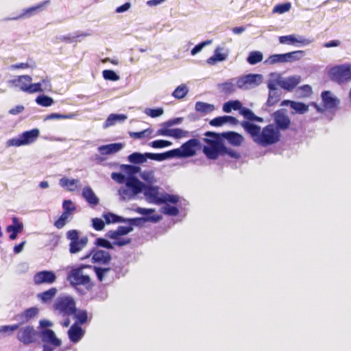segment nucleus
Returning a JSON list of instances; mask_svg holds the SVG:
<instances>
[{
	"label": "nucleus",
	"instance_id": "26",
	"mask_svg": "<svg viewBox=\"0 0 351 351\" xmlns=\"http://www.w3.org/2000/svg\"><path fill=\"white\" fill-rule=\"evenodd\" d=\"M123 147L121 143H114L101 145L98 147L99 152L102 155H110L119 152Z\"/></svg>",
	"mask_w": 351,
	"mask_h": 351
},
{
	"label": "nucleus",
	"instance_id": "3",
	"mask_svg": "<svg viewBox=\"0 0 351 351\" xmlns=\"http://www.w3.org/2000/svg\"><path fill=\"white\" fill-rule=\"evenodd\" d=\"M204 136L206 137L202 138V141L205 143L202 148L203 153L210 160L217 159L221 156L222 151L226 150L225 145L219 133L206 132Z\"/></svg>",
	"mask_w": 351,
	"mask_h": 351
},
{
	"label": "nucleus",
	"instance_id": "39",
	"mask_svg": "<svg viewBox=\"0 0 351 351\" xmlns=\"http://www.w3.org/2000/svg\"><path fill=\"white\" fill-rule=\"evenodd\" d=\"M289 106L295 110L296 113L303 114L308 110V106L298 101H289Z\"/></svg>",
	"mask_w": 351,
	"mask_h": 351
},
{
	"label": "nucleus",
	"instance_id": "34",
	"mask_svg": "<svg viewBox=\"0 0 351 351\" xmlns=\"http://www.w3.org/2000/svg\"><path fill=\"white\" fill-rule=\"evenodd\" d=\"M147 153L134 152L128 156V159L132 164H143L147 160Z\"/></svg>",
	"mask_w": 351,
	"mask_h": 351
},
{
	"label": "nucleus",
	"instance_id": "25",
	"mask_svg": "<svg viewBox=\"0 0 351 351\" xmlns=\"http://www.w3.org/2000/svg\"><path fill=\"white\" fill-rule=\"evenodd\" d=\"M69 339L73 343H77L84 335V331L77 324H73L68 330Z\"/></svg>",
	"mask_w": 351,
	"mask_h": 351
},
{
	"label": "nucleus",
	"instance_id": "2",
	"mask_svg": "<svg viewBox=\"0 0 351 351\" xmlns=\"http://www.w3.org/2000/svg\"><path fill=\"white\" fill-rule=\"evenodd\" d=\"M32 77L28 75L16 76L8 81L11 86L18 88L20 90L28 94L39 92L51 91L52 88L51 80L48 77L42 78L37 83H32Z\"/></svg>",
	"mask_w": 351,
	"mask_h": 351
},
{
	"label": "nucleus",
	"instance_id": "60",
	"mask_svg": "<svg viewBox=\"0 0 351 351\" xmlns=\"http://www.w3.org/2000/svg\"><path fill=\"white\" fill-rule=\"evenodd\" d=\"M211 43H212V40H205L204 42H202V43H199L198 45H195L192 49V50L191 51V55L192 56L196 55L197 53L200 52L204 47H206L207 45H209Z\"/></svg>",
	"mask_w": 351,
	"mask_h": 351
},
{
	"label": "nucleus",
	"instance_id": "30",
	"mask_svg": "<svg viewBox=\"0 0 351 351\" xmlns=\"http://www.w3.org/2000/svg\"><path fill=\"white\" fill-rule=\"evenodd\" d=\"M306 55L305 51L297 50L285 53V63L300 61Z\"/></svg>",
	"mask_w": 351,
	"mask_h": 351
},
{
	"label": "nucleus",
	"instance_id": "15",
	"mask_svg": "<svg viewBox=\"0 0 351 351\" xmlns=\"http://www.w3.org/2000/svg\"><path fill=\"white\" fill-rule=\"evenodd\" d=\"M57 276L52 271L43 270L36 273L33 277L34 283L36 285L42 284L51 285L56 282Z\"/></svg>",
	"mask_w": 351,
	"mask_h": 351
},
{
	"label": "nucleus",
	"instance_id": "61",
	"mask_svg": "<svg viewBox=\"0 0 351 351\" xmlns=\"http://www.w3.org/2000/svg\"><path fill=\"white\" fill-rule=\"evenodd\" d=\"M92 226L95 230L100 231L104 228L105 223L101 219L93 218L92 219Z\"/></svg>",
	"mask_w": 351,
	"mask_h": 351
},
{
	"label": "nucleus",
	"instance_id": "21",
	"mask_svg": "<svg viewBox=\"0 0 351 351\" xmlns=\"http://www.w3.org/2000/svg\"><path fill=\"white\" fill-rule=\"evenodd\" d=\"M220 137L225 138L232 146L239 147L244 141L243 136L235 132H226L220 133Z\"/></svg>",
	"mask_w": 351,
	"mask_h": 351
},
{
	"label": "nucleus",
	"instance_id": "32",
	"mask_svg": "<svg viewBox=\"0 0 351 351\" xmlns=\"http://www.w3.org/2000/svg\"><path fill=\"white\" fill-rule=\"evenodd\" d=\"M126 119H127V116L125 114H111L107 118V119L104 125V128H107L108 127L114 125L117 123L123 122Z\"/></svg>",
	"mask_w": 351,
	"mask_h": 351
},
{
	"label": "nucleus",
	"instance_id": "55",
	"mask_svg": "<svg viewBox=\"0 0 351 351\" xmlns=\"http://www.w3.org/2000/svg\"><path fill=\"white\" fill-rule=\"evenodd\" d=\"M93 269L98 280L100 282L104 280L105 275L110 271V268L109 267L103 268L99 267H93Z\"/></svg>",
	"mask_w": 351,
	"mask_h": 351
},
{
	"label": "nucleus",
	"instance_id": "13",
	"mask_svg": "<svg viewBox=\"0 0 351 351\" xmlns=\"http://www.w3.org/2000/svg\"><path fill=\"white\" fill-rule=\"evenodd\" d=\"M91 257L92 263L99 265H108L111 261V255L107 251L93 248L85 256L81 258L82 260Z\"/></svg>",
	"mask_w": 351,
	"mask_h": 351
},
{
	"label": "nucleus",
	"instance_id": "45",
	"mask_svg": "<svg viewBox=\"0 0 351 351\" xmlns=\"http://www.w3.org/2000/svg\"><path fill=\"white\" fill-rule=\"evenodd\" d=\"M280 91L278 89L269 90V97L267 104L269 106H271L276 104L280 97Z\"/></svg>",
	"mask_w": 351,
	"mask_h": 351
},
{
	"label": "nucleus",
	"instance_id": "22",
	"mask_svg": "<svg viewBox=\"0 0 351 351\" xmlns=\"http://www.w3.org/2000/svg\"><path fill=\"white\" fill-rule=\"evenodd\" d=\"M322 99L324 107L328 109L336 108L340 103V100L335 97L330 91L325 90L322 93Z\"/></svg>",
	"mask_w": 351,
	"mask_h": 351
},
{
	"label": "nucleus",
	"instance_id": "17",
	"mask_svg": "<svg viewBox=\"0 0 351 351\" xmlns=\"http://www.w3.org/2000/svg\"><path fill=\"white\" fill-rule=\"evenodd\" d=\"M279 42L280 44L283 45H295L296 44H300L302 46H306L311 44L312 41L302 36L291 34L280 36Z\"/></svg>",
	"mask_w": 351,
	"mask_h": 351
},
{
	"label": "nucleus",
	"instance_id": "19",
	"mask_svg": "<svg viewBox=\"0 0 351 351\" xmlns=\"http://www.w3.org/2000/svg\"><path fill=\"white\" fill-rule=\"evenodd\" d=\"M301 82V77L298 75L283 77L280 75V86L287 91H291Z\"/></svg>",
	"mask_w": 351,
	"mask_h": 351
},
{
	"label": "nucleus",
	"instance_id": "54",
	"mask_svg": "<svg viewBox=\"0 0 351 351\" xmlns=\"http://www.w3.org/2000/svg\"><path fill=\"white\" fill-rule=\"evenodd\" d=\"M70 215H71L63 212L58 219L55 221L54 226L58 229L62 228L67 223L68 218Z\"/></svg>",
	"mask_w": 351,
	"mask_h": 351
},
{
	"label": "nucleus",
	"instance_id": "49",
	"mask_svg": "<svg viewBox=\"0 0 351 351\" xmlns=\"http://www.w3.org/2000/svg\"><path fill=\"white\" fill-rule=\"evenodd\" d=\"M149 146H151L153 148L155 149H159V148H164L167 147H169L172 145V143L171 141H167V140H156L152 142H151L149 144Z\"/></svg>",
	"mask_w": 351,
	"mask_h": 351
},
{
	"label": "nucleus",
	"instance_id": "52",
	"mask_svg": "<svg viewBox=\"0 0 351 351\" xmlns=\"http://www.w3.org/2000/svg\"><path fill=\"white\" fill-rule=\"evenodd\" d=\"M161 211L163 214L169 216H176L179 213V210L177 207L165 205L161 208Z\"/></svg>",
	"mask_w": 351,
	"mask_h": 351
},
{
	"label": "nucleus",
	"instance_id": "10",
	"mask_svg": "<svg viewBox=\"0 0 351 351\" xmlns=\"http://www.w3.org/2000/svg\"><path fill=\"white\" fill-rule=\"evenodd\" d=\"M39 337L44 343L43 351H53L56 348L61 346V340L56 337L55 332L51 329H42L39 332Z\"/></svg>",
	"mask_w": 351,
	"mask_h": 351
},
{
	"label": "nucleus",
	"instance_id": "7",
	"mask_svg": "<svg viewBox=\"0 0 351 351\" xmlns=\"http://www.w3.org/2000/svg\"><path fill=\"white\" fill-rule=\"evenodd\" d=\"M328 75L332 81L339 84L351 81V64H343L332 67Z\"/></svg>",
	"mask_w": 351,
	"mask_h": 351
},
{
	"label": "nucleus",
	"instance_id": "18",
	"mask_svg": "<svg viewBox=\"0 0 351 351\" xmlns=\"http://www.w3.org/2000/svg\"><path fill=\"white\" fill-rule=\"evenodd\" d=\"M230 53L228 49L218 46L214 51L213 56L207 59L206 62L210 65H215L217 62L226 60Z\"/></svg>",
	"mask_w": 351,
	"mask_h": 351
},
{
	"label": "nucleus",
	"instance_id": "6",
	"mask_svg": "<svg viewBox=\"0 0 351 351\" xmlns=\"http://www.w3.org/2000/svg\"><path fill=\"white\" fill-rule=\"evenodd\" d=\"M53 307L56 313L62 317H69L76 312L75 302L71 296L58 298Z\"/></svg>",
	"mask_w": 351,
	"mask_h": 351
},
{
	"label": "nucleus",
	"instance_id": "12",
	"mask_svg": "<svg viewBox=\"0 0 351 351\" xmlns=\"http://www.w3.org/2000/svg\"><path fill=\"white\" fill-rule=\"evenodd\" d=\"M90 267L89 265H81L79 267L73 268L67 276V280L72 285H86L90 282V278L84 275L82 270Z\"/></svg>",
	"mask_w": 351,
	"mask_h": 351
},
{
	"label": "nucleus",
	"instance_id": "42",
	"mask_svg": "<svg viewBox=\"0 0 351 351\" xmlns=\"http://www.w3.org/2000/svg\"><path fill=\"white\" fill-rule=\"evenodd\" d=\"M103 217L105 219L106 223L108 224L111 223H125V218L112 213H104L103 215Z\"/></svg>",
	"mask_w": 351,
	"mask_h": 351
},
{
	"label": "nucleus",
	"instance_id": "48",
	"mask_svg": "<svg viewBox=\"0 0 351 351\" xmlns=\"http://www.w3.org/2000/svg\"><path fill=\"white\" fill-rule=\"evenodd\" d=\"M122 170L128 174V176H134L141 171V167L135 165H123L121 166Z\"/></svg>",
	"mask_w": 351,
	"mask_h": 351
},
{
	"label": "nucleus",
	"instance_id": "47",
	"mask_svg": "<svg viewBox=\"0 0 351 351\" xmlns=\"http://www.w3.org/2000/svg\"><path fill=\"white\" fill-rule=\"evenodd\" d=\"M152 130L150 128H147L141 132H129V135L131 138L135 139H141L145 137L150 136L152 134Z\"/></svg>",
	"mask_w": 351,
	"mask_h": 351
},
{
	"label": "nucleus",
	"instance_id": "29",
	"mask_svg": "<svg viewBox=\"0 0 351 351\" xmlns=\"http://www.w3.org/2000/svg\"><path fill=\"white\" fill-rule=\"evenodd\" d=\"M82 197L90 205H97L99 203V199L90 186H85L82 189Z\"/></svg>",
	"mask_w": 351,
	"mask_h": 351
},
{
	"label": "nucleus",
	"instance_id": "20",
	"mask_svg": "<svg viewBox=\"0 0 351 351\" xmlns=\"http://www.w3.org/2000/svg\"><path fill=\"white\" fill-rule=\"evenodd\" d=\"M273 118L278 130H287L291 123L290 119L289 117L281 110L276 111L273 114Z\"/></svg>",
	"mask_w": 351,
	"mask_h": 351
},
{
	"label": "nucleus",
	"instance_id": "28",
	"mask_svg": "<svg viewBox=\"0 0 351 351\" xmlns=\"http://www.w3.org/2000/svg\"><path fill=\"white\" fill-rule=\"evenodd\" d=\"M237 77L232 78L227 82L219 85L221 92L226 95H231L236 92L238 88L236 84Z\"/></svg>",
	"mask_w": 351,
	"mask_h": 351
},
{
	"label": "nucleus",
	"instance_id": "53",
	"mask_svg": "<svg viewBox=\"0 0 351 351\" xmlns=\"http://www.w3.org/2000/svg\"><path fill=\"white\" fill-rule=\"evenodd\" d=\"M291 5L290 3L278 4L273 9L274 13L283 14L290 10Z\"/></svg>",
	"mask_w": 351,
	"mask_h": 351
},
{
	"label": "nucleus",
	"instance_id": "56",
	"mask_svg": "<svg viewBox=\"0 0 351 351\" xmlns=\"http://www.w3.org/2000/svg\"><path fill=\"white\" fill-rule=\"evenodd\" d=\"M103 77L106 80L117 81L119 80V76L112 70H104L102 72Z\"/></svg>",
	"mask_w": 351,
	"mask_h": 351
},
{
	"label": "nucleus",
	"instance_id": "46",
	"mask_svg": "<svg viewBox=\"0 0 351 351\" xmlns=\"http://www.w3.org/2000/svg\"><path fill=\"white\" fill-rule=\"evenodd\" d=\"M180 197L177 195L169 194L167 193H161L160 204L166 203L176 204L179 202Z\"/></svg>",
	"mask_w": 351,
	"mask_h": 351
},
{
	"label": "nucleus",
	"instance_id": "4",
	"mask_svg": "<svg viewBox=\"0 0 351 351\" xmlns=\"http://www.w3.org/2000/svg\"><path fill=\"white\" fill-rule=\"evenodd\" d=\"M145 187V184L136 176H127L125 183L118 190L119 199L124 202L136 199Z\"/></svg>",
	"mask_w": 351,
	"mask_h": 351
},
{
	"label": "nucleus",
	"instance_id": "35",
	"mask_svg": "<svg viewBox=\"0 0 351 351\" xmlns=\"http://www.w3.org/2000/svg\"><path fill=\"white\" fill-rule=\"evenodd\" d=\"M147 159H151L156 161H163L167 159L173 158L171 150L160 154L147 152Z\"/></svg>",
	"mask_w": 351,
	"mask_h": 351
},
{
	"label": "nucleus",
	"instance_id": "51",
	"mask_svg": "<svg viewBox=\"0 0 351 351\" xmlns=\"http://www.w3.org/2000/svg\"><path fill=\"white\" fill-rule=\"evenodd\" d=\"M95 245L97 247H104L106 249H113V243L110 242L108 240L104 238H97L95 241Z\"/></svg>",
	"mask_w": 351,
	"mask_h": 351
},
{
	"label": "nucleus",
	"instance_id": "62",
	"mask_svg": "<svg viewBox=\"0 0 351 351\" xmlns=\"http://www.w3.org/2000/svg\"><path fill=\"white\" fill-rule=\"evenodd\" d=\"M111 178L119 184H125L127 180V177L123 173L118 172L112 173Z\"/></svg>",
	"mask_w": 351,
	"mask_h": 351
},
{
	"label": "nucleus",
	"instance_id": "50",
	"mask_svg": "<svg viewBox=\"0 0 351 351\" xmlns=\"http://www.w3.org/2000/svg\"><path fill=\"white\" fill-rule=\"evenodd\" d=\"M141 178L149 184H152L156 182L154 178V171L152 170L144 171L140 174Z\"/></svg>",
	"mask_w": 351,
	"mask_h": 351
},
{
	"label": "nucleus",
	"instance_id": "33",
	"mask_svg": "<svg viewBox=\"0 0 351 351\" xmlns=\"http://www.w3.org/2000/svg\"><path fill=\"white\" fill-rule=\"evenodd\" d=\"M58 293V290L55 287L50 288L49 289L43 291L37 295V298L43 303H47L52 300Z\"/></svg>",
	"mask_w": 351,
	"mask_h": 351
},
{
	"label": "nucleus",
	"instance_id": "41",
	"mask_svg": "<svg viewBox=\"0 0 351 351\" xmlns=\"http://www.w3.org/2000/svg\"><path fill=\"white\" fill-rule=\"evenodd\" d=\"M263 59V54L259 51H253L249 53L247 61L250 64L254 65L261 62Z\"/></svg>",
	"mask_w": 351,
	"mask_h": 351
},
{
	"label": "nucleus",
	"instance_id": "16",
	"mask_svg": "<svg viewBox=\"0 0 351 351\" xmlns=\"http://www.w3.org/2000/svg\"><path fill=\"white\" fill-rule=\"evenodd\" d=\"M159 188L156 186H147L143 189V194L148 203L156 205L160 204L161 194L159 193Z\"/></svg>",
	"mask_w": 351,
	"mask_h": 351
},
{
	"label": "nucleus",
	"instance_id": "5",
	"mask_svg": "<svg viewBox=\"0 0 351 351\" xmlns=\"http://www.w3.org/2000/svg\"><path fill=\"white\" fill-rule=\"evenodd\" d=\"M223 111L226 113H230L232 110H239V114H241L247 121H255L256 122L263 123V118L256 116L252 110L245 107L242 106V104L239 100H230L223 105Z\"/></svg>",
	"mask_w": 351,
	"mask_h": 351
},
{
	"label": "nucleus",
	"instance_id": "58",
	"mask_svg": "<svg viewBox=\"0 0 351 351\" xmlns=\"http://www.w3.org/2000/svg\"><path fill=\"white\" fill-rule=\"evenodd\" d=\"M13 225L7 227L8 232H20L23 229V224L19 223L18 219L16 217L13 218Z\"/></svg>",
	"mask_w": 351,
	"mask_h": 351
},
{
	"label": "nucleus",
	"instance_id": "63",
	"mask_svg": "<svg viewBox=\"0 0 351 351\" xmlns=\"http://www.w3.org/2000/svg\"><path fill=\"white\" fill-rule=\"evenodd\" d=\"M62 207L64 213L71 215V212L75 210V206L73 204L71 200L66 199L63 202Z\"/></svg>",
	"mask_w": 351,
	"mask_h": 351
},
{
	"label": "nucleus",
	"instance_id": "64",
	"mask_svg": "<svg viewBox=\"0 0 351 351\" xmlns=\"http://www.w3.org/2000/svg\"><path fill=\"white\" fill-rule=\"evenodd\" d=\"M75 317L77 319V322L80 324H84L87 321V313L86 311H79L77 313H75Z\"/></svg>",
	"mask_w": 351,
	"mask_h": 351
},
{
	"label": "nucleus",
	"instance_id": "24",
	"mask_svg": "<svg viewBox=\"0 0 351 351\" xmlns=\"http://www.w3.org/2000/svg\"><path fill=\"white\" fill-rule=\"evenodd\" d=\"M160 219L161 217L159 215L147 216L138 218H125V223L133 228V226H140L143 224V223L146 221H152L156 223L160 221Z\"/></svg>",
	"mask_w": 351,
	"mask_h": 351
},
{
	"label": "nucleus",
	"instance_id": "11",
	"mask_svg": "<svg viewBox=\"0 0 351 351\" xmlns=\"http://www.w3.org/2000/svg\"><path fill=\"white\" fill-rule=\"evenodd\" d=\"M263 75L261 74H247L237 77L236 84L238 88L248 90L258 86L263 82Z\"/></svg>",
	"mask_w": 351,
	"mask_h": 351
},
{
	"label": "nucleus",
	"instance_id": "27",
	"mask_svg": "<svg viewBox=\"0 0 351 351\" xmlns=\"http://www.w3.org/2000/svg\"><path fill=\"white\" fill-rule=\"evenodd\" d=\"M87 237H82L80 240L70 242L69 252L71 254H76L82 251L88 243Z\"/></svg>",
	"mask_w": 351,
	"mask_h": 351
},
{
	"label": "nucleus",
	"instance_id": "14",
	"mask_svg": "<svg viewBox=\"0 0 351 351\" xmlns=\"http://www.w3.org/2000/svg\"><path fill=\"white\" fill-rule=\"evenodd\" d=\"M37 332L32 326H25L19 329L17 339L23 344L28 345L36 339Z\"/></svg>",
	"mask_w": 351,
	"mask_h": 351
},
{
	"label": "nucleus",
	"instance_id": "43",
	"mask_svg": "<svg viewBox=\"0 0 351 351\" xmlns=\"http://www.w3.org/2000/svg\"><path fill=\"white\" fill-rule=\"evenodd\" d=\"M36 102L39 106L43 107H49L54 103V100L49 96L45 95H40L36 97Z\"/></svg>",
	"mask_w": 351,
	"mask_h": 351
},
{
	"label": "nucleus",
	"instance_id": "8",
	"mask_svg": "<svg viewBox=\"0 0 351 351\" xmlns=\"http://www.w3.org/2000/svg\"><path fill=\"white\" fill-rule=\"evenodd\" d=\"M40 134V130L37 128L25 131L15 138L9 139L6 145L8 147H21L30 145L34 143Z\"/></svg>",
	"mask_w": 351,
	"mask_h": 351
},
{
	"label": "nucleus",
	"instance_id": "1",
	"mask_svg": "<svg viewBox=\"0 0 351 351\" xmlns=\"http://www.w3.org/2000/svg\"><path fill=\"white\" fill-rule=\"evenodd\" d=\"M252 121H243L241 125L255 143L262 147H267L280 141V132L274 124H269L261 128Z\"/></svg>",
	"mask_w": 351,
	"mask_h": 351
},
{
	"label": "nucleus",
	"instance_id": "59",
	"mask_svg": "<svg viewBox=\"0 0 351 351\" xmlns=\"http://www.w3.org/2000/svg\"><path fill=\"white\" fill-rule=\"evenodd\" d=\"M145 113L152 118H156L163 114L164 110L162 108L155 109L147 108L145 110Z\"/></svg>",
	"mask_w": 351,
	"mask_h": 351
},
{
	"label": "nucleus",
	"instance_id": "40",
	"mask_svg": "<svg viewBox=\"0 0 351 351\" xmlns=\"http://www.w3.org/2000/svg\"><path fill=\"white\" fill-rule=\"evenodd\" d=\"M277 63H285V53L271 55L264 62V64L269 65Z\"/></svg>",
	"mask_w": 351,
	"mask_h": 351
},
{
	"label": "nucleus",
	"instance_id": "37",
	"mask_svg": "<svg viewBox=\"0 0 351 351\" xmlns=\"http://www.w3.org/2000/svg\"><path fill=\"white\" fill-rule=\"evenodd\" d=\"M270 79L267 82V88L269 90L278 89V86H280V74L278 73H271L270 74Z\"/></svg>",
	"mask_w": 351,
	"mask_h": 351
},
{
	"label": "nucleus",
	"instance_id": "36",
	"mask_svg": "<svg viewBox=\"0 0 351 351\" xmlns=\"http://www.w3.org/2000/svg\"><path fill=\"white\" fill-rule=\"evenodd\" d=\"M195 108L197 112L204 114L211 112L215 110L214 105L202 101L196 102Z\"/></svg>",
	"mask_w": 351,
	"mask_h": 351
},
{
	"label": "nucleus",
	"instance_id": "57",
	"mask_svg": "<svg viewBox=\"0 0 351 351\" xmlns=\"http://www.w3.org/2000/svg\"><path fill=\"white\" fill-rule=\"evenodd\" d=\"M189 136V132L188 131L184 130L180 128L172 129L171 137L179 139V138H182L188 137Z\"/></svg>",
	"mask_w": 351,
	"mask_h": 351
},
{
	"label": "nucleus",
	"instance_id": "31",
	"mask_svg": "<svg viewBox=\"0 0 351 351\" xmlns=\"http://www.w3.org/2000/svg\"><path fill=\"white\" fill-rule=\"evenodd\" d=\"M80 182L79 180L76 179H69L66 177H64L59 180L60 185L69 191H74L77 187V184Z\"/></svg>",
	"mask_w": 351,
	"mask_h": 351
},
{
	"label": "nucleus",
	"instance_id": "44",
	"mask_svg": "<svg viewBox=\"0 0 351 351\" xmlns=\"http://www.w3.org/2000/svg\"><path fill=\"white\" fill-rule=\"evenodd\" d=\"M189 93V88L186 84L178 86L172 93V96L176 99H183Z\"/></svg>",
	"mask_w": 351,
	"mask_h": 351
},
{
	"label": "nucleus",
	"instance_id": "38",
	"mask_svg": "<svg viewBox=\"0 0 351 351\" xmlns=\"http://www.w3.org/2000/svg\"><path fill=\"white\" fill-rule=\"evenodd\" d=\"M38 313V309L36 307H32L25 311L21 315H18L17 317H19V319H21L23 322H25L35 317Z\"/></svg>",
	"mask_w": 351,
	"mask_h": 351
},
{
	"label": "nucleus",
	"instance_id": "23",
	"mask_svg": "<svg viewBox=\"0 0 351 351\" xmlns=\"http://www.w3.org/2000/svg\"><path fill=\"white\" fill-rule=\"evenodd\" d=\"M48 3H49V1H45L35 6H33V7L29 8L26 10H24L22 14H21L20 15H19L17 16L13 17L11 19L12 20H17V19H22V18L30 17V16L38 13L39 12H41L44 9V8L47 5H48Z\"/></svg>",
	"mask_w": 351,
	"mask_h": 351
},
{
	"label": "nucleus",
	"instance_id": "9",
	"mask_svg": "<svg viewBox=\"0 0 351 351\" xmlns=\"http://www.w3.org/2000/svg\"><path fill=\"white\" fill-rule=\"evenodd\" d=\"M200 146V141L191 138L182 145L180 148L171 149L173 158H189L195 155L197 148Z\"/></svg>",
	"mask_w": 351,
	"mask_h": 351
}]
</instances>
